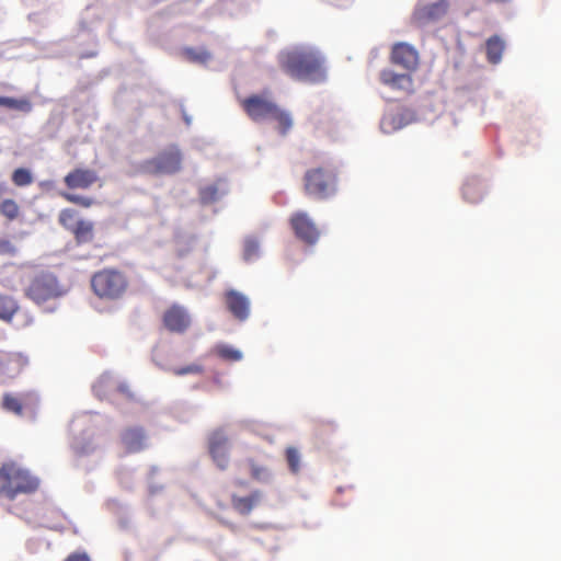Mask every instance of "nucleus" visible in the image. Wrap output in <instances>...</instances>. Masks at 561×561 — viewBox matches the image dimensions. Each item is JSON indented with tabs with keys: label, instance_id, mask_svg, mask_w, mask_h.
I'll return each instance as SVG.
<instances>
[{
	"label": "nucleus",
	"instance_id": "1",
	"mask_svg": "<svg viewBox=\"0 0 561 561\" xmlns=\"http://www.w3.org/2000/svg\"><path fill=\"white\" fill-rule=\"evenodd\" d=\"M323 55L314 47L299 46L279 54V64L290 77L321 82L327 77Z\"/></svg>",
	"mask_w": 561,
	"mask_h": 561
},
{
	"label": "nucleus",
	"instance_id": "2",
	"mask_svg": "<svg viewBox=\"0 0 561 561\" xmlns=\"http://www.w3.org/2000/svg\"><path fill=\"white\" fill-rule=\"evenodd\" d=\"M39 480L18 462H5L0 467V497L10 501L35 492Z\"/></svg>",
	"mask_w": 561,
	"mask_h": 561
},
{
	"label": "nucleus",
	"instance_id": "3",
	"mask_svg": "<svg viewBox=\"0 0 561 561\" xmlns=\"http://www.w3.org/2000/svg\"><path fill=\"white\" fill-rule=\"evenodd\" d=\"M242 107L254 122H276L282 134H286L293 127L290 113L280 108L267 93L249 96L243 100Z\"/></svg>",
	"mask_w": 561,
	"mask_h": 561
},
{
	"label": "nucleus",
	"instance_id": "4",
	"mask_svg": "<svg viewBox=\"0 0 561 561\" xmlns=\"http://www.w3.org/2000/svg\"><path fill=\"white\" fill-rule=\"evenodd\" d=\"M91 285L93 291L100 298L117 299L125 293L127 280L118 271L104 270L94 274Z\"/></svg>",
	"mask_w": 561,
	"mask_h": 561
},
{
	"label": "nucleus",
	"instance_id": "5",
	"mask_svg": "<svg viewBox=\"0 0 561 561\" xmlns=\"http://www.w3.org/2000/svg\"><path fill=\"white\" fill-rule=\"evenodd\" d=\"M335 175L325 169L310 170L305 175V187L310 196L327 198L335 192Z\"/></svg>",
	"mask_w": 561,
	"mask_h": 561
},
{
	"label": "nucleus",
	"instance_id": "6",
	"mask_svg": "<svg viewBox=\"0 0 561 561\" xmlns=\"http://www.w3.org/2000/svg\"><path fill=\"white\" fill-rule=\"evenodd\" d=\"M66 290L58 284L51 274H42L33 279L26 295L37 305L65 295Z\"/></svg>",
	"mask_w": 561,
	"mask_h": 561
},
{
	"label": "nucleus",
	"instance_id": "7",
	"mask_svg": "<svg viewBox=\"0 0 561 561\" xmlns=\"http://www.w3.org/2000/svg\"><path fill=\"white\" fill-rule=\"evenodd\" d=\"M181 153L175 147H170L160 152L147 163V170L153 173L171 174L180 170Z\"/></svg>",
	"mask_w": 561,
	"mask_h": 561
},
{
	"label": "nucleus",
	"instance_id": "8",
	"mask_svg": "<svg viewBox=\"0 0 561 561\" xmlns=\"http://www.w3.org/2000/svg\"><path fill=\"white\" fill-rule=\"evenodd\" d=\"M415 121L412 110L397 106L388 110L380 122V129L385 134L394 133Z\"/></svg>",
	"mask_w": 561,
	"mask_h": 561
},
{
	"label": "nucleus",
	"instance_id": "9",
	"mask_svg": "<svg viewBox=\"0 0 561 561\" xmlns=\"http://www.w3.org/2000/svg\"><path fill=\"white\" fill-rule=\"evenodd\" d=\"M191 322V314L186 308L181 305L171 306L163 314L164 327L174 333L185 332L190 328Z\"/></svg>",
	"mask_w": 561,
	"mask_h": 561
},
{
	"label": "nucleus",
	"instance_id": "10",
	"mask_svg": "<svg viewBox=\"0 0 561 561\" xmlns=\"http://www.w3.org/2000/svg\"><path fill=\"white\" fill-rule=\"evenodd\" d=\"M290 221L296 236L300 240L309 244H314L318 241L320 232L307 213H296Z\"/></svg>",
	"mask_w": 561,
	"mask_h": 561
},
{
	"label": "nucleus",
	"instance_id": "11",
	"mask_svg": "<svg viewBox=\"0 0 561 561\" xmlns=\"http://www.w3.org/2000/svg\"><path fill=\"white\" fill-rule=\"evenodd\" d=\"M228 437L224 431L219 430L214 432L209 437V453L213 457V460L220 469H225L228 466Z\"/></svg>",
	"mask_w": 561,
	"mask_h": 561
},
{
	"label": "nucleus",
	"instance_id": "12",
	"mask_svg": "<svg viewBox=\"0 0 561 561\" xmlns=\"http://www.w3.org/2000/svg\"><path fill=\"white\" fill-rule=\"evenodd\" d=\"M447 10V2L439 0L433 3H426L424 0L417 5L414 12V19L417 23L424 25L440 19Z\"/></svg>",
	"mask_w": 561,
	"mask_h": 561
},
{
	"label": "nucleus",
	"instance_id": "13",
	"mask_svg": "<svg viewBox=\"0 0 561 561\" xmlns=\"http://www.w3.org/2000/svg\"><path fill=\"white\" fill-rule=\"evenodd\" d=\"M391 58L394 65L401 66L405 70L410 71L416 67L419 56L411 45L398 43L392 48Z\"/></svg>",
	"mask_w": 561,
	"mask_h": 561
},
{
	"label": "nucleus",
	"instance_id": "14",
	"mask_svg": "<svg viewBox=\"0 0 561 561\" xmlns=\"http://www.w3.org/2000/svg\"><path fill=\"white\" fill-rule=\"evenodd\" d=\"M226 305L238 320L244 321L249 318L250 300L245 295L237 290H229L226 295Z\"/></svg>",
	"mask_w": 561,
	"mask_h": 561
},
{
	"label": "nucleus",
	"instance_id": "15",
	"mask_svg": "<svg viewBox=\"0 0 561 561\" xmlns=\"http://www.w3.org/2000/svg\"><path fill=\"white\" fill-rule=\"evenodd\" d=\"M381 82L397 91L410 92L412 89V79L409 73H398L391 69H385L380 72Z\"/></svg>",
	"mask_w": 561,
	"mask_h": 561
},
{
	"label": "nucleus",
	"instance_id": "16",
	"mask_svg": "<svg viewBox=\"0 0 561 561\" xmlns=\"http://www.w3.org/2000/svg\"><path fill=\"white\" fill-rule=\"evenodd\" d=\"M26 359L19 354L0 352V376L12 378L25 365Z\"/></svg>",
	"mask_w": 561,
	"mask_h": 561
},
{
	"label": "nucleus",
	"instance_id": "17",
	"mask_svg": "<svg viewBox=\"0 0 561 561\" xmlns=\"http://www.w3.org/2000/svg\"><path fill=\"white\" fill-rule=\"evenodd\" d=\"M122 440L129 451L136 453L147 447L148 438L142 428L130 427L123 433Z\"/></svg>",
	"mask_w": 561,
	"mask_h": 561
},
{
	"label": "nucleus",
	"instance_id": "18",
	"mask_svg": "<svg viewBox=\"0 0 561 561\" xmlns=\"http://www.w3.org/2000/svg\"><path fill=\"white\" fill-rule=\"evenodd\" d=\"M96 181V174L91 170L78 169L65 178L70 188H87Z\"/></svg>",
	"mask_w": 561,
	"mask_h": 561
},
{
	"label": "nucleus",
	"instance_id": "19",
	"mask_svg": "<svg viewBox=\"0 0 561 561\" xmlns=\"http://www.w3.org/2000/svg\"><path fill=\"white\" fill-rule=\"evenodd\" d=\"M228 192V185L219 180L201 188L199 195L203 204H211L219 201Z\"/></svg>",
	"mask_w": 561,
	"mask_h": 561
},
{
	"label": "nucleus",
	"instance_id": "20",
	"mask_svg": "<svg viewBox=\"0 0 561 561\" xmlns=\"http://www.w3.org/2000/svg\"><path fill=\"white\" fill-rule=\"evenodd\" d=\"M504 42L499 36H492L486 42L488 59L492 64H497L502 59Z\"/></svg>",
	"mask_w": 561,
	"mask_h": 561
},
{
	"label": "nucleus",
	"instance_id": "21",
	"mask_svg": "<svg viewBox=\"0 0 561 561\" xmlns=\"http://www.w3.org/2000/svg\"><path fill=\"white\" fill-rule=\"evenodd\" d=\"M261 494L259 492L252 493L250 496L233 497V507L241 514H248L259 503Z\"/></svg>",
	"mask_w": 561,
	"mask_h": 561
},
{
	"label": "nucleus",
	"instance_id": "22",
	"mask_svg": "<svg viewBox=\"0 0 561 561\" xmlns=\"http://www.w3.org/2000/svg\"><path fill=\"white\" fill-rule=\"evenodd\" d=\"M19 306L18 302L4 295H0V319L10 322L13 316L18 312Z\"/></svg>",
	"mask_w": 561,
	"mask_h": 561
},
{
	"label": "nucleus",
	"instance_id": "23",
	"mask_svg": "<svg viewBox=\"0 0 561 561\" xmlns=\"http://www.w3.org/2000/svg\"><path fill=\"white\" fill-rule=\"evenodd\" d=\"M79 243L89 242L93 238V224L88 220H80L72 231Z\"/></svg>",
	"mask_w": 561,
	"mask_h": 561
},
{
	"label": "nucleus",
	"instance_id": "24",
	"mask_svg": "<svg viewBox=\"0 0 561 561\" xmlns=\"http://www.w3.org/2000/svg\"><path fill=\"white\" fill-rule=\"evenodd\" d=\"M73 449L80 455H89L95 450V445L92 442L90 434H83L81 437H76L73 440Z\"/></svg>",
	"mask_w": 561,
	"mask_h": 561
},
{
	"label": "nucleus",
	"instance_id": "25",
	"mask_svg": "<svg viewBox=\"0 0 561 561\" xmlns=\"http://www.w3.org/2000/svg\"><path fill=\"white\" fill-rule=\"evenodd\" d=\"M216 351L220 357L227 360L239 362L243 358V354L240 350L228 344L218 345Z\"/></svg>",
	"mask_w": 561,
	"mask_h": 561
},
{
	"label": "nucleus",
	"instance_id": "26",
	"mask_svg": "<svg viewBox=\"0 0 561 561\" xmlns=\"http://www.w3.org/2000/svg\"><path fill=\"white\" fill-rule=\"evenodd\" d=\"M260 255V245L256 239L248 238L244 241L243 257L245 261H253Z\"/></svg>",
	"mask_w": 561,
	"mask_h": 561
},
{
	"label": "nucleus",
	"instance_id": "27",
	"mask_svg": "<svg viewBox=\"0 0 561 561\" xmlns=\"http://www.w3.org/2000/svg\"><path fill=\"white\" fill-rule=\"evenodd\" d=\"M81 219L77 218L76 211L72 209H65L59 215L60 224L70 231H73L76 224Z\"/></svg>",
	"mask_w": 561,
	"mask_h": 561
},
{
	"label": "nucleus",
	"instance_id": "28",
	"mask_svg": "<svg viewBox=\"0 0 561 561\" xmlns=\"http://www.w3.org/2000/svg\"><path fill=\"white\" fill-rule=\"evenodd\" d=\"M1 214L10 220H13L18 217L19 206L13 199H4L0 205Z\"/></svg>",
	"mask_w": 561,
	"mask_h": 561
},
{
	"label": "nucleus",
	"instance_id": "29",
	"mask_svg": "<svg viewBox=\"0 0 561 561\" xmlns=\"http://www.w3.org/2000/svg\"><path fill=\"white\" fill-rule=\"evenodd\" d=\"M7 108L28 113L32 110V103L27 99L8 98Z\"/></svg>",
	"mask_w": 561,
	"mask_h": 561
},
{
	"label": "nucleus",
	"instance_id": "30",
	"mask_svg": "<svg viewBox=\"0 0 561 561\" xmlns=\"http://www.w3.org/2000/svg\"><path fill=\"white\" fill-rule=\"evenodd\" d=\"M12 181L18 186L30 185L33 181L32 174L28 170L20 168L16 169L12 174Z\"/></svg>",
	"mask_w": 561,
	"mask_h": 561
},
{
	"label": "nucleus",
	"instance_id": "31",
	"mask_svg": "<svg viewBox=\"0 0 561 561\" xmlns=\"http://www.w3.org/2000/svg\"><path fill=\"white\" fill-rule=\"evenodd\" d=\"M286 459L288 467L293 473H297L300 470V454L294 447H288L286 450Z\"/></svg>",
	"mask_w": 561,
	"mask_h": 561
},
{
	"label": "nucleus",
	"instance_id": "32",
	"mask_svg": "<svg viewBox=\"0 0 561 561\" xmlns=\"http://www.w3.org/2000/svg\"><path fill=\"white\" fill-rule=\"evenodd\" d=\"M184 54L191 61L201 62V64L206 62L210 57L209 54L202 48H198V49L186 48L184 50Z\"/></svg>",
	"mask_w": 561,
	"mask_h": 561
},
{
	"label": "nucleus",
	"instance_id": "33",
	"mask_svg": "<svg viewBox=\"0 0 561 561\" xmlns=\"http://www.w3.org/2000/svg\"><path fill=\"white\" fill-rule=\"evenodd\" d=\"M251 472L253 478L260 482H268L272 479V472L266 467L252 465Z\"/></svg>",
	"mask_w": 561,
	"mask_h": 561
},
{
	"label": "nucleus",
	"instance_id": "34",
	"mask_svg": "<svg viewBox=\"0 0 561 561\" xmlns=\"http://www.w3.org/2000/svg\"><path fill=\"white\" fill-rule=\"evenodd\" d=\"M3 408L7 411L13 412L18 415L21 414V410H22V405H21L20 401L18 400V398L10 396V394L4 396Z\"/></svg>",
	"mask_w": 561,
	"mask_h": 561
},
{
	"label": "nucleus",
	"instance_id": "35",
	"mask_svg": "<svg viewBox=\"0 0 561 561\" xmlns=\"http://www.w3.org/2000/svg\"><path fill=\"white\" fill-rule=\"evenodd\" d=\"M113 383L112 376L110 374L102 375L98 382L93 386V391L98 397H102L101 389L103 387H111Z\"/></svg>",
	"mask_w": 561,
	"mask_h": 561
},
{
	"label": "nucleus",
	"instance_id": "36",
	"mask_svg": "<svg viewBox=\"0 0 561 561\" xmlns=\"http://www.w3.org/2000/svg\"><path fill=\"white\" fill-rule=\"evenodd\" d=\"M65 197L75 204H80L84 207H89L91 205V199L84 196L75 195V194H65Z\"/></svg>",
	"mask_w": 561,
	"mask_h": 561
},
{
	"label": "nucleus",
	"instance_id": "37",
	"mask_svg": "<svg viewBox=\"0 0 561 561\" xmlns=\"http://www.w3.org/2000/svg\"><path fill=\"white\" fill-rule=\"evenodd\" d=\"M16 252L15 247L9 240H0V254L14 255Z\"/></svg>",
	"mask_w": 561,
	"mask_h": 561
},
{
	"label": "nucleus",
	"instance_id": "38",
	"mask_svg": "<svg viewBox=\"0 0 561 561\" xmlns=\"http://www.w3.org/2000/svg\"><path fill=\"white\" fill-rule=\"evenodd\" d=\"M201 367L198 365H188L182 368L174 369V374L178 376L188 375V374H198L201 373Z\"/></svg>",
	"mask_w": 561,
	"mask_h": 561
},
{
	"label": "nucleus",
	"instance_id": "39",
	"mask_svg": "<svg viewBox=\"0 0 561 561\" xmlns=\"http://www.w3.org/2000/svg\"><path fill=\"white\" fill-rule=\"evenodd\" d=\"M65 561H91L84 552H73Z\"/></svg>",
	"mask_w": 561,
	"mask_h": 561
},
{
	"label": "nucleus",
	"instance_id": "40",
	"mask_svg": "<svg viewBox=\"0 0 561 561\" xmlns=\"http://www.w3.org/2000/svg\"><path fill=\"white\" fill-rule=\"evenodd\" d=\"M21 317L23 318L22 321L18 324V327H27V325H31L34 321L33 317L27 313V312H23L21 314Z\"/></svg>",
	"mask_w": 561,
	"mask_h": 561
},
{
	"label": "nucleus",
	"instance_id": "41",
	"mask_svg": "<svg viewBox=\"0 0 561 561\" xmlns=\"http://www.w3.org/2000/svg\"><path fill=\"white\" fill-rule=\"evenodd\" d=\"M118 390L122 392V393H126L127 397H129V391H128V387L127 385L125 383H122L118 386Z\"/></svg>",
	"mask_w": 561,
	"mask_h": 561
},
{
	"label": "nucleus",
	"instance_id": "42",
	"mask_svg": "<svg viewBox=\"0 0 561 561\" xmlns=\"http://www.w3.org/2000/svg\"><path fill=\"white\" fill-rule=\"evenodd\" d=\"M8 96H0V106L7 107Z\"/></svg>",
	"mask_w": 561,
	"mask_h": 561
},
{
	"label": "nucleus",
	"instance_id": "43",
	"mask_svg": "<svg viewBox=\"0 0 561 561\" xmlns=\"http://www.w3.org/2000/svg\"><path fill=\"white\" fill-rule=\"evenodd\" d=\"M78 427H79V420H75L72 422L71 430L75 432L78 430Z\"/></svg>",
	"mask_w": 561,
	"mask_h": 561
},
{
	"label": "nucleus",
	"instance_id": "44",
	"mask_svg": "<svg viewBox=\"0 0 561 561\" xmlns=\"http://www.w3.org/2000/svg\"><path fill=\"white\" fill-rule=\"evenodd\" d=\"M149 488H150V492L151 493H156L157 492V489H156V486L153 484H150Z\"/></svg>",
	"mask_w": 561,
	"mask_h": 561
},
{
	"label": "nucleus",
	"instance_id": "45",
	"mask_svg": "<svg viewBox=\"0 0 561 561\" xmlns=\"http://www.w3.org/2000/svg\"><path fill=\"white\" fill-rule=\"evenodd\" d=\"M185 122H186V124H190L191 123V118L185 116Z\"/></svg>",
	"mask_w": 561,
	"mask_h": 561
}]
</instances>
